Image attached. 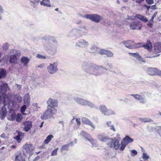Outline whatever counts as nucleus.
Returning <instances> with one entry per match:
<instances>
[{
  "mask_svg": "<svg viewBox=\"0 0 161 161\" xmlns=\"http://www.w3.org/2000/svg\"><path fill=\"white\" fill-rule=\"evenodd\" d=\"M155 130L161 136V126L156 127Z\"/></svg>",
  "mask_w": 161,
  "mask_h": 161,
  "instance_id": "49530a36",
  "label": "nucleus"
},
{
  "mask_svg": "<svg viewBox=\"0 0 161 161\" xmlns=\"http://www.w3.org/2000/svg\"><path fill=\"white\" fill-rule=\"evenodd\" d=\"M4 102L3 97L1 94H0V104H1L2 103H3V104Z\"/></svg>",
  "mask_w": 161,
  "mask_h": 161,
  "instance_id": "69168bd1",
  "label": "nucleus"
},
{
  "mask_svg": "<svg viewBox=\"0 0 161 161\" xmlns=\"http://www.w3.org/2000/svg\"><path fill=\"white\" fill-rule=\"evenodd\" d=\"M110 140V142H108L107 143V145L108 147L112 148L114 147L116 150H118L119 149L120 144L118 140L116 139L114 140L113 138H112Z\"/></svg>",
  "mask_w": 161,
  "mask_h": 161,
  "instance_id": "6e6552de",
  "label": "nucleus"
},
{
  "mask_svg": "<svg viewBox=\"0 0 161 161\" xmlns=\"http://www.w3.org/2000/svg\"><path fill=\"white\" fill-rule=\"evenodd\" d=\"M25 154L24 153L19 152L15 156L14 161H25Z\"/></svg>",
  "mask_w": 161,
  "mask_h": 161,
  "instance_id": "dca6fc26",
  "label": "nucleus"
},
{
  "mask_svg": "<svg viewBox=\"0 0 161 161\" xmlns=\"http://www.w3.org/2000/svg\"><path fill=\"white\" fill-rule=\"evenodd\" d=\"M101 69L107 70L106 68H104L102 66H99L94 64L90 67V69L87 73L92 75L95 76H98L102 73Z\"/></svg>",
  "mask_w": 161,
  "mask_h": 161,
  "instance_id": "7ed1b4c3",
  "label": "nucleus"
},
{
  "mask_svg": "<svg viewBox=\"0 0 161 161\" xmlns=\"http://www.w3.org/2000/svg\"><path fill=\"white\" fill-rule=\"evenodd\" d=\"M24 125V130L26 132L28 131L32 127V123L30 121H26L23 123Z\"/></svg>",
  "mask_w": 161,
  "mask_h": 161,
  "instance_id": "f3484780",
  "label": "nucleus"
},
{
  "mask_svg": "<svg viewBox=\"0 0 161 161\" xmlns=\"http://www.w3.org/2000/svg\"><path fill=\"white\" fill-rule=\"evenodd\" d=\"M80 134L83 136L87 140L90 142L92 145H94L93 143H94V142L95 141L92 139L90 134L87 133L86 132L83 130L81 131Z\"/></svg>",
  "mask_w": 161,
  "mask_h": 161,
  "instance_id": "9b49d317",
  "label": "nucleus"
},
{
  "mask_svg": "<svg viewBox=\"0 0 161 161\" xmlns=\"http://www.w3.org/2000/svg\"><path fill=\"white\" fill-rule=\"evenodd\" d=\"M77 29V33L80 35L79 37H81L83 36L86 35L87 33V30L85 27H80Z\"/></svg>",
  "mask_w": 161,
  "mask_h": 161,
  "instance_id": "2eb2a0df",
  "label": "nucleus"
},
{
  "mask_svg": "<svg viewBox=\"0 0 161 161\" xmlns=\"http://www.w3.org/2000/svg\"><path fill=\"white\" fill-rule=\"evenodd\" d=\"M58 148H57L52 151L51 153V156H54L57 155V151L58 150Z\"/></svg>",
  "mask_w": 161,
  "mask_h": 161,
  "instance_id": "3c124183",
  "label": "nucleus"
},
{
  "mask_svg": "<svg viewBox=\"0 0 161 161\" xmlns=\"http://www.w3.org/2000/svg\"><path fill=\"white\" fill-rule=\"evenodd\" d=\"M82 123L84 124L88 125L90 126L92 128L95 129V126L92 124V122L87 118L84 117L82 119Z\"/></svg>",
  "mask_w": 161,
  "mask_h": 161,
  "instance_id": "6ab92c4d",
  "label": "nucleus"
},
{
  "mask_svg": "<svg viewBox=\"0 0 161 161\" xmlns=\"http://www.w3.org/2000/svg\"><path fill=\"white\" fill-rule=\"evenodd\" d=\"M6 113L0 112V118L2 119H3L6 116Z\"/></svg>",
  "mask_w": 161,
  "mask_h": 161,
  "instance_id": "6e6d98bb",
  "label": "nucleus"
},
{
  "mask_svg": "<svg viewBox=\"0 0 161 161\" xmlns=\"http://www.w3.org/2000/svg\"><path fill=\"white\" fill-rule=\"evenodd\" d=\"M135 17L144 23H146L148 21L147 19L144 16H142L140 14H136Z\"/></svg>",
  "mask_w": 161,
  "mask_h": 161,
  "instance_id": "bb28decb",
  "label": "nucleus"
},
{
  "mask_svg": "<svg viewBox=\"0 0 161 161\" xmlns=\"http://www.w3.org/2000/svg\"><path fill=\"white\" fill-rule=\"evenodd\" d=\"M107 50L104 49H102L100 50L99 51V53L101 54H105Z\"/></svg>",
  "mask_w": 161,
  "mask_h": 161,
  "instance_id": "e2e57ef3",
  "label": "nucleus"
},
{
  "mask_svg": "<svg viewBox=\"0 0 161 161\" xmlns=\"http://www.w3.org/2000/svg\"><path fill=\"white\" fill-rule=\"evenodd\" d=\"M42 39L45 40L42 44L44 49L50 54H55L57 52V44L55 38L49 36H46L42 37Z\"/></svg>",
  "mask_w": 161,
  "mask_h": 161,
  "instance_id": "f03ea898",
  "label": "nucleus"
},
{
  "mask_svg": "<svg viewBox=\"0 0 161 161\" xmlns=\"http://www.w3.org/2000/svg\"><path fill=\"white\" fill-rule=\"evenodd\" d=\"M108 57H112L113 56V53L111 51L107 50L105 54Z\"/></svg>",
  "mask_w": 161,
  "mask_h": 161,
  "instance_id": "de8ad7c7",
  "label": "nucleus"
},
{
  "mask_svg": "<svg viewBox=\"0 0 161 161\" xmlns=\"http://www.w3.org/2000/svg\"><path fill=\"white\" fill-rule=\"evenodd\" d=\"M133 139L130 138L128 136H126L122 141L127 144L133 142Z\"/></svg>",
  "mask_w": 161,
  "mask_h": 161,
  "instance_id": "c756f323",
  "label": "nucleus"
},
{
  "mask_svg": "<svg viewBox=\"0 0 161 161\" xmlns=\"http://www.w3.org/2000/svg\"><path fill=\"white\" fill-rule=\"evenodd\" d=\"M97 47L95 46H92L90 48V52L92 53H95L97 51Z\"/></svg>",
  "mask_w": 161,
  "mask_h": 161,
  "instance_id": "c03bdc74",
  "label": "nucleus"
},
{
  "mask_svg": "<svg viewBox=\"0 0 161 161\" xmlns=\"http://www.w3.org/2000/svg\"><path fill=\"white\" fill-rule=\"evenodd\" d=\"M139 95V94H131V95H129L128 96H133V97L134 98L136 99L137 98V97H138V96Z\"/></svg>",
  "mask_w": 161,
  "mask_h": 161,
  "instance_id": "338daca9",
  "label": "nucleus"
},
{
  "mask_svg": "<svg viewBox=\"0 0 161 161\" xmlns=\"http://www.w3.org/2000/svg\"><path fill=\"white\" fill-rule=\"evenodd\" d=\"M136 100L139 101L140 103L142 104L146 102V99L145 97L140 95H139Z\"/></svg>",
  "mask_w": 161,
  "mask_h": 161,
  "instance_id": "7c9ffc66",
  "label": "nucleus"
},
{
  "mask_svg": "<svg viewBox=\"0 0 161 161\" xmlns=\"http://www.w3.org/2000/svg\"><path fill=\"white\" fill-rule=\"evenodd\" d=\"M24 103L29 106L30 103V98L28 94H27L24 97Z\"/></svg>",
  "mask_w": 161,
  "mask_h": 161,
  "instance_id": "473e14b6",
  "label": "nucleus"
},
{
  "mask_svg": "<svg viewBox=\"0 0 161 161\" xmlns=\"http://www.w3.org/2000/svg\"><path fill=\"white\" fill-rule=\"evenodd\" d=\"M58 63L57 62L50 63L47 68L48 72L51 74H55L58 70Z\"/></svg>",
  "mask_w": 161,
  "mask_h": 161,
  "instance_id": "0eeeda50",
  "label": "nucleus"
},
{
  "mask_svg": "<svg viewBox=\"0 0 161 161\" xmlns=\"http://www.w3.org/2000/svg\"><path fill=\"white\" fill-rule=\"evenodd\" d=\"M146 3L148 5H151L154 3L153 0H145Z\"/></svg>",
  "mask_w": 161,
  "mask_h": 161,
  "instance_id": "bf43d9fd",
  "label": "nucleus"
},
{
  "mask_svg": "<svg viewBox=\"0 0 161 161\" xmlns=\"http://www.w3.org/2000/svg\"><path fill=\"white\" fill-rule=\"evenodd\" d=\"M139 119L141 121L144 122H153V121L152 119L148 118H139Z\"/></svg>",
  "mask_w": 161,
  "mask_h": 161,
  "instance_id": "e433bc0d",
  "label": "nucleus"
},
{
  "mask_svg": "<svg viewBox=\"0 0 161 161\" xmlns=\"http://www.w3.org/2000/svg\"><path fill=\"white\" fill-rule=\"evenodd\" d=\"M89 45L88 42L84 39H80L75 42V46L81 48L86 47Z\"/></svg>",
  "mask_w": 161,
  "mask_h": 161,
  "instance_id": "1a4fd4ad",
  "label": "nucleus"
},
{
  "mask_svg": "<svg viewBox=\"0 0 161 161\" xmlns=\"http://www.w3.org/2000/svg\"><path fill=\"white\" fill-rule=\"evenodd\" d=\"M156 71V73H155V75H157L161 76V70H158L157 68V70Z\"/></svg>",
  "mask_w": 161,
  "mask_h": 161,
  "instance_id": "052dcab7",
  "label": "nucleus"
},
{
  "mask_svg": "<svg viewBox=\"0 0 161 161\" xmlns=\"http://www.w3.org/2000/svg\"><path fill=\"white\" fill-rule=\"evenodd\" d=\"M6 74V71L3 69H0V79L4 78Z\"/></svg>",
  "mask_w": 161,
  "mask_h": 161,
  "instance_id": "f704fd0d",
  "label": "nucleus"
},
{
  "mask_svg": "<svg viewBox=\"0 0 161 161\" xmlns=\"http://www.w3.org/2000/svg\"><path fill=\"white\" fill-rule=\"evenodd\" d=\"M10 53H13L12 55H15L17 57H19L21 54V52L20 50L14 49H12Z\"/></svg>",
  "mask_w": 161,
  "mask_h": 161,
  "instance_id": "c85d7f7f",
  "label": "nucleus"
},
{
  "mask_svg": "<svg viewBox=\"0 0 161 161\" xmlns=\"http://www.w3.org/2000/svg\"><path fill=\"white\" fill-rule=\"evenodd\" d=\"M92 65L91 63L84 62L81 66V68L84 71L88 73Z\"/></svg>",
  "mask_w": 161,
  "mask_h": 161,
  "instance_id": "ddd939ff",
  "label": "nucleus"
},
{
  "mask_svg": "<svg viewBox=\"0 0 161 161\" xmlns=\"http://www.w3.org/2000/svg\"><path fill=\"white\" fill-rule=\"evenodd\" d=\"M129 27L132 30H140L142 28V25L140 21H136L131 22Z\"/></svg>",
  "mask_w": 161,
  "mask_h": 161,
  "instance_id": "9d476101",
  "label": "nucleus"
},
{
  "mask_svg": "<svg viewBox=\"0 0 161 161\" xmlns=\"http://www.w3.org/2000/svg\"><path fill=\"white\" fill-rule=\"evenodd\" d=\"M3 101L4 102L3 104L4 105L2 108L1 111V112L7 113V109L5 106L6 105L7 103L9 102V101L6 102L4 100Z\"/></svg>",
  "mask_w": 161,
  "mask_h": 161,
  "instance_id": "58836bf2",
  "label": "nucleus"
},
{
  "mask_svg": "<svg viewBox=\"0 0 161 161\" xmlns=\"http://www.w3.org/2000/svg\"><path fill=\"white\" fill-rule=\"evenodd\" d=\"M40 3L41 5L47 7H51V6L49 0H43L40 2Z\"/></svg>",
  "mask_w": 161,
  "mask_h": 161,
  "instance_id": "72a5a7b5",
  "label": "nucleus"
},
{
  "mask_svg": "<svg viewBox=\"0 0 161 161\" xmlns=\"http://www.w3.org/2000/svg\"><path fill=\"white\" fill-rule=\"evenodd\" d=\"M56 112L57 110L54 108H51L47 107V109L41 115V118L43 120H46L52 118Z\"/></svg>",
  "mask_w": 161,
  "mask_h": 161,
  "instance_id": "39448f33",
  "label": "nucleus"
},
{
  "mask_svg": "<svg viewBox=\"0 0 161 161\" xmlns=\"http://www.w3.org/2000/svg\"><path fill=\"white\" fill-rule=\"evenodd\" d=\"M26 105H24L21 107L20 110L21 113L24 112L25 111L26 109Z\"/></svg>",
  "mask_w": 161,
  "mask_h": 161,
  "instance_id": "4d7b16f0",
  "label": "nucleus"
},
{
  "mask_svg": "<svg viewBox=\"0 0 161 161\" xmlns=\"http://www.w3.org/2000/svg\"><path fill=\"white\" fill-rule=\"evenodd\" d=\"M14 139L16 140L19 143L21 141V137L19 136H18L17 135L15 136L14 137Z\"/></svg>",
  "mask_w": 161,
  "mask_h": 161,
  "instance_id": "13d9d810",
  "label": "nucleus"
},
{
  "mask_svg": "<svg viewBox=\"0 0 161 161\" xmlns=\"http://www.w3.org/2000/svg\"><path fill=\"white\" fill-rule=\"evenodd\" d=\"M9 44L8 43L4 44L2 47V48L3 51H6L8 48Z\"/></svg>",
  "mask_w": 161,
  "mask_h": 161,
  "instance_id": "09e8293b",
  "label": "nucleus"
},
{
  "mask_svg": "<svg viewBox=\"0 0 161 161\" xmlns=\"http://www.w3.org/2000/svg\"><path fill=\"white\" fill-rule=\"evenodd\" d=\"M16 116L14 110L13 109H10L9 110V114H8V119L9 120L14 121L15 119Z\"/></svg>",
  "mask_w": 161,
  "mask_h": 161,
  "instance_id": "4be33fe9",
  "label": "nucleus"
},
{
  "mask_svg": "<svg viewBox=\"0 0 161 161\" xmlns=\"http://www.w3.org/2000/svg\"><path fill=\"white\" fill-rule=\"evenodd\" d=\"M142 43V47H144L145 49H147L148 50H151L152 47V45L151 41L149 40H147V41L145 44H143V42Z\"/></svg>",
  "mask_w": 161,
  "mask_h": 161,
  "instance_id": "412c9836",
  "label": "nucleus"
},
{
  "mask_svg": "<svg viewBox=\"0 0 161 161\" xmlns=\"http://www.w3.org/2000/svg\"><path fill=\"white\" fill-rule=\"evenodd\" d=\"M18 136H19L20 137H22L23 136V133L20 131H17Z\"/></svg>",
  "mask_w": 161,
  "mask_h": 161,
  "instance_id": "0e129e2a",
  "label": "nucleus"
},
{
  "mask_svg": "<svg viewBox=\"0 0 161 161\" xmlns=\"http://www.w3.org/2000/svg\"><path fill=\"white\" fill-rule=\"evenodd\" d=\"M106 125L107 126L110 128V129L113 130L114 131H115V129L114 128V125L111 124V121H108L106 123Z\"/></svg>",
  "mask_w": 161,
  "mask_h": 161,
  "instance_id": "4c0bfd02",
  "label": "nucleus"
},
{
  "mask_svg": "<svg viewBox=\"0 0 161 161\" xmlns=\"http://www.w3.org/2000/svg\"><path fill=\"white\" fill-rule=\"evenodd\" d=\"M40 0H30L31 5L34 8H36Z\"/></svg>",
  "mask_w": 161,
  "mask_h": 161,
  "instance_id": "cd10ccee",
  "label": "nucleus"
},
{
  "mask_svg": "<svg viewBox=\"0 0 161 161\" xmlns=\"http://www.w3.org/2000/svg\"><path fill=\"white\" fill-rule=\"evenodd\" d=\"M69 146L67 144L64 145H63L62 147H61V150L63 151V150H67L68 151L69 149Z\"/></svg>",
  "mask_w": 161,
  "mask_h": 161,
  "instance_id": "8fccbe9b",
  "label": "nucleus"
},
{
  "mask_svg": "<svg viewBox=\"0 0 161 161\" xmlns=\"http://www.w3.org/2000/svg\"><path fill=\"white\" fill-rule=\"evenodd\" d=\"M134 42V41L132 40H129L128 41H124L122 42V43L126 46H128L131 43H133Z\"/></svg>",
  "mask_w": 161,
  "mask_h": 161,
  "instance_id": "79ce46f5",
  "label": "nucleus"
},
{
  "mask_svg": "<svg viewBox=\"0 0 161 161\" xmlns=\"http://www.w3.org/2000/svg\"><path fill=\"white\" fill-rule=\"evenodd\" d=\"M153 19L151 18L147 23V25L150 27H153Z\"/></svg>",
  "mask_w": 161,
  "mask_h": 161,
  "instance_id": "603ef678",
  "label": "nucleus"
},
{
  "mask_svg": "<svg viewBox=\"0 0 161 161\" xmlns=\"http://www.w3.org/2000/svg\"><path fill=\"white\" fill-rule=\"evenodd\" d=\"M129 53V54L132 55V56L136 58L137 60L142 62H145V61H144L143 58H142L141 56L138 53Z\"/></svg>",
  "mask_w": 161,
  "mask_h": 161,
  "instance_id": "393cba45",
  "label": "nucleus"
},
{
  "mask_svg": "<svg viewBox=\"0 0 161 161\" xmlns=\"http://www.w3.org/2000/svg\"><path fill=\"white\" fill-rule=\"evenodd\" d=\"M30 59L25 56L22 57L20 59L21 62L25 66H26L30 62Z\"/></svg>",
  "mask_w": 161,
  "mask_h": 161,
  "instance_id": "a878e982",
  "label": "nucleus"
},
{
  "mask_svg": "<svg viewBox=\"0 0 161 161\" xmlns=\"http://www.w3.org/2000/svg\"><path fill=\"white\" fill-rule=\"evenodd\" d=\"M21 115L20 114H18L17 116H16V120L17 122H19L20 121L21 118Z\"/></svg>",
  "mask_w": 161,
  "mask_h": 161,
  "instance_id": "864d4df0",
  "label": "nucleus"
},
{
  "mask_svg": "<svg viewBox=\"0 0 161 161\" xmlns=\"http://www.w3.org/2000/svg\"><path fill=\"white\" fill-rule=\"evenodd\" d=\"M83 17L96 23H99L103 19L102 17L97 14H86Z\"/></svg>",
  "mask_w": 161,
  "mask_h": 161,
  "instance_id": "423d86ee",
  "label": "nucleus"
},
{
  "mask_svg": "<svg viewBox=\"0 0 161 161\" xmlns=\"http://www.w3.org/2000/svg\"><path fill=\"white\" fill-rule=\"evenodd\" d=\"M23 149L27 153H29L33 151V147L31 144H25L23 146Z\"/></svg>",
  "mask_w": 161,
  "mask_h": 161,
  "instance_id": "5701e85b",
  "label": "nucleus"
},
{
  "mask_svg": "<svg viewBox=\"0 0 161 161\" xmlns=\"http://www.w3.org/2000/svg\"><path fill=\"white\" fill-rule=\"evenodd\" d=\"M8 89V84L4 83L0 86V94L3 97V100L5 101H8L10 100V96L6 94Z\"/></svg>",
  "mask_w": 161,
  "mask_h": 161,
  "instance_id": "20e7f679",
  "label": "nucleus"
},
{
  "mask_svg": "<svg viewBox=\"0 0 161 161\" xmlns=\"http://www.w3.org/2000/svg\"><path fill=\"white\" fill-rule=\"evenodd\" d=\"M127 145V144L125 143V142H124L123 141H122L121 143V147L119 148L120 150L121 151H123L124 150Z\"/></svg>",
  "mask_w": 161,
  "mask_h": 161,
  "instance_id": "37998d69",
  "label": "nucleus"
},
{
  "mask_svg": "<svg viewBox=\"0 0 161 161\" xmlns=\"http://www.w3.org/2000/svg\"><path fill=\"white\" fill-rule=\"evenodd\" d=\"M144 7H145L146 9H147V10L148 11L149 10V9L150 8V6H148L146 4H145L144 5Z\"/></svg>",
  "mask_w": 161,
  "mask_h": 161,
  "instance_id": "774afa93",
  "label": "nucleus"
},
{
  "mask_svg": "<svg viewBox=\"0 0 161 161\" xmlns=\"http://www.w3.org/2000/svg\"><path fill=\"white\" fill-rule=\"evenodd\" d=\"M154 53H159L161 52V43L158 42L155 43L154 45Z\"/></svg>",
  "mask_w": 161,
  "mask_h": 161,
  "instance_id": "aec40b11",
  "label": "nucleus"
},
{
  "mask_svg": "<svg viewBox=\"0 0 161 161\" xmlns=\"http://www.w3.org/2000/svg\"><path fill=\"white\" fill-rule=\"evenodd\" d=\"M17 61V57L15 55H11L9 58V62L11 64L16 63Z\"/></svg>",
  "mask_w": 161,
  "mask_h": 161,
  "instance_id": "2f4dec72",
  "label": "nucleus"
},
{
  "mask_svg": "<svg viewBox=\"0 0 161 161\" xmlns=\"http://www.w3.org/2000/svg\"><path fill=\"white\" fill-rule=\"evenodd\" d=\"M53 136L52 135H49L46 138V139L44 140V143L46 144H47L49 142L51 141L52 139L53 138Z\"/></svg>",
  "mask_w": 161,
  "mask_h": 161,
  "instance_id": "c9c22d12",
  "label": "nucleus"
},
{
  "mask_svg": "<svg viewBox=\"0 0 161 161\" xmlns=\"http://www.w3.org/2000/svg\"><path fill=\"white\" fill-rule=\"evenodd\" d=\"M142 157V159L145 160H148L150 158L149 156L147 153H143Z\"/></svg>",
  "mask_w": 161,
  "mask_h": 161,
  "instance_id": "a18cd8bd",
  "label": "nucleus"
},
{
  "mask_svg": "<svg viewBox=\"0 0 161 161\" xmlns=\"http://www.w3.org/2000/svg\"><path fill=\"white\" fill-rule=\"evenodd\" d=\"M130 154L132 156H134L136 155L137 153V152L135 150H130Z\"/></svg>",
  "mask_w": 161,
  "mask_h": 161,
  "instance_id": "5fc2aeb1",
  "label": "nucleus"
},
{
  "mask_svg": "<svg viewBox=\"0 0 161 161\" xmlns=\"http://www.w3.org/2000/svg\"><path fill=\"white\" fill-rule=\"evenodd\" d=\"M157 70V68H153L152 67L148 68H147L146 71L147 74L151 75H155L156 71Z\"/></svg>",
  "mask_w": 161,
  "mask_h": 161,
  "instance_id": "b1692460",
  "label": "nucleus"
},
{
  "mask_svg": "<svg viewBox=\"0 0 161 161\" xmlns=\"http://www.w3.org/2000/svg\"><path fill=\"white\" fill-rule=\"evenodd\" d=\"M74 100L77 103L81 105L88 106L92 108L97 109H99L101 113L105 115L109 116L115 114V112L114 111L111 109H107L104 105H100L98 108L91 102L78 97H75Z\"/></svg>",
  "mask_w": 161,
  "mask_h": 161,
  "instance_id": "f257e3e1",
  "label": "nucleus"
},
{
  "mask_svg": "<svg viewBox=\"0 0 161 161\" xmlns=\"http://www.w3.org/2000/svg\"><path fill=\"white\" fill-rule=\"evenodd\" d=\"M58 101L56 100H53L51 98H49L47 102V107L49 108H54L58 106Z\"/></svg>",
  "mask_w": 161,
  "mask_h": 161,
  "instance_id": "f8f14e48",
  "label": "nucleus"
},
{
  "mask_svg": "<svg viewBox=\"0 0 161 161\" xmlns=\"http://www.w3.org/2000/svg\"><path fill=\"white\" fill-rule=\"evenodd\" d=\"M36 57L37 58H42L44 59H45L46 58V57L45 56L39 54H37Z\"/></svg>",
  "mask_w": 161,
  "mask_h": 161,
  "instance_id": "680f3d73",
  "label": "nucleus"
},
{
  "mask_svg": "<svg viewBox=\"0 0 161 161\" xmlns=\"http://www.w3.org/2000/svg\"><path fill=\"white\" fill-rule=\"evenodd\" d=\"M97 137L99 140L102 142H107V143L108 142H110V139L112 138H110L108 136H105L104 133L98 135L97 136Z\"/></svg>",
  "mask_w": 161,
  "mask_h": 161,
  "instance_id": "4468645a",
  "label": "nucleus"
},
{
  "mask_svg": "<svg viewBox=\"0 0 161 161\" xmlns=\"http://www.w3.org/2000/svg\"><path fill=\"white\" fill-rule=\"evenodd\" d=\"M14 99L16 100L18 103H20L22 100V97L19 95H17L14 96Z\"/></svg>",
  "mask_w": 161,
  "mask_h": 161,
  "instance_id": "ea45409f",
  "label": "nucleus"
},
{
  "mask_svg": "<svg viewBox=\"0 0 161 161\" xmlns=\"http://www.w3.org/2000/svg\"><path fill=\"white\" fill-rule=\"evenodd\" d=\"M133 45V49L137 48H140L142 47V43H134L132 44Z\"/></svg>",
  "mask_w": 161,
  "mask_h": 161,
  "instance_id": "a19ab883",
  "label": "nucleus"
},
{
  "mask_svg": "<svg viewBox=\"0 0 161 161\" xmlns=\"http://www.w3.org/2000/svg\"><path fill=\"white\" fill-rule=\"evenodd\" d=\"M77 29L76 28H74L70 30L67 35L68 37L75 36L76 37L79 38L80 35L77 33Z\"/></svg>",
  "mask_w": 161,
  "mask_h": 161,
  "instance_id": "a211bd4d",
  "label": "nucleus"
}]
</instances>
